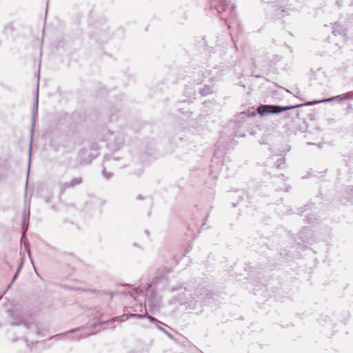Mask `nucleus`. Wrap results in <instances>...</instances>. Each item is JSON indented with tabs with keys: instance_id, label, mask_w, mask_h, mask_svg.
I'll return each instance as SVG.
<instances>
[{
	"instance_id": "nucleus-1",
	"label": "nucleus",
	"mask_w": 353,
	"mask_h": 353,
	"mask_svg": "<svg viewBox=\"0 0 353 353\" xmlns=\"http://www.w3.org/2000/svg\"><path fill=\"white\" fill-rule=\"evenodd\" d=\"M168 285L165 278H155L153 279L145 292V302L151 310L158 309L161 305V299L157 294V291L163 290Z\"/></svg>"
},
{
	"instance_id": "nucleus-2",
	"label": "nucleus",
	"mask_w": 353,
	"mask_h": 353,
	"mask_svg": "<svg viewBox=\"0 0 353 353\" xmlns=\"http://www.w3.org/2000/svg\"><path fill=\"white\" fill-rule=\"evenodd\" d=\"M304 105H290V106H279V105H261L258 107V113L261 116H265L270 114H279L283 111H285L296 108L303 106Z\"/></svg>"
},
{
	"instance_id": "nucleus-3",
	"label": "nucleus",
	"mask_w": 353,
	"mask_h": 353,
	"mask_svg": "<svg viewBox=\"0 0 353 353\" xmlns=\"http://www.w3.org/2000/svg\"><path fill=\"white\" fill-rule=\"evenodd\" d=\"M296 0H277L276 2V10L279 14L285 13L288 14L290 11L295 9Z\"/></svg>"
},
{
	"instance_id": "nucleus-4",
	"label": "nucleus",
	"mask_w": 353,
	"mask_h": 353,
	"mask_svg": "<svg viewBox=\"0 0 353 353\" xmlns=\"http://www.w3.org/2000/svg\"><path fill=\"white\" fill-rule=\"evenodd\" d=\"M349 99H352L351 92H347V93H345V94H340V95H338V96H336V97H331V98H329V99H322V100L308 102L305 105H314V104H316V103H326V102H330V101H336V100H337V101H343V100H349Z\"/></svg>"
},
{
	"instance_id": "nucleus-5",
	"label": "nucleus",
	"mask_w": 353,
	"mask_h": 353,
	"mask_svg": "<svg viewBox=\"0 0 353 353\" xmlns=\"http://www.w3.org/2000/svg\"><path fill=\"white\" fill-rule=\"evenodd\" d=\"M92 329V327H79L70 330V333L75 332L77 334L74 336L75 339L77 340H79L81 338L87 337L91 334H94L95 332H93Z\"/></svg>"
},
{
	"instance_id": "nucleus-6",
	"label": "nucleus",
	"mask_w": 353,
	"mask_h": 353,
	"mask_svg": "<svg viewBox=\"0 0 353 353\" xmlns=\"http://www.w3.org/2000/svg\"><path fill=\"white\" fill-rule=\"evenodd\" d=\"M148 316L138 314H130L129 315L123 314L120 316H117L116 318L112 319L111 320H110V322H112V321L122 322V321H125L128 320L130 317H134L136 319H143V318H145V317L148 318Z\"/></svg>"
},
{
	"instance_id": "nucleus-7",
	"label": "nucleus",
	"mask_w": 353,
	"mask_h": 353,
	"mask_svg": "<svg viewBox=\"0 0 353 353\" xmlns=\"http://www.w3.org/2000/svg\"><path fill=\"white\" fill-rule=\"evenodd\" d=\"M193 81L194 84H201L203 81V78H206V77H204V73L201 71H198L197 72H195L192 77Z\"/></svg>"
},
{
	"instance_id": "nucleus-8",
	"label": "nucleus",
	"mask_w": 353,
	"mask_h": 353,
	"mask_svg": "<svg viewBox=\"0 0 353 353\" xmlns=\"http://www.w3.org/2000/svg\"><path fill=\"white\" fill-rule=\"evenodd\" d=\"M148 319L150 321V322H152V323H154L157 325V327L163 331L165 334H166L169 337H172L171 334H169L166 330H165L161 326V325H164L163 323L160 322L159 321H158L157 319L151 316H148Z\"/></svg>"
},
{
	"instance_id": "nucleus-9",
	"label": "nucleus",
	"mask_w": 353,
	"mask_h": 353,
	"mask_svg": "<svg viewBox=\"0 0 353 353\" xmlns=\"http://www.w3.org/2000/svg\"><path fill=\"white\" fill-rule=\"evenodd\" d=\"M29 220H30V213L29 212H28V213L24 212V214H23V223H22V228H23V234L22 235V238L23 237L26 232L27 231V230L28 228Z\"/></svg>"
},
{
	"instance_id": "nucleus-10",
	"label": "nucleus",
	"mask_w": 353,
	"mask_h": 353,
	"mask_svg": "<svg viewBox=\"0 0 353 353\" xmlns=\"http://www.w3.org/2000/svg\"><path fill=\"white\" fill-rule=\"evenodd\" d=\"M344 32H345V28H343V26H342L339 24H337V23H335L334 25L332 32L335 35L343 34V33H344Z\"/></svg>"
},
{
	"instance_id": "nucleus-11",
	"label": "nucleus",
	"mask_w": 353,
	"mask_h": 353,
	"mask_svg": "<svg viewBox=\"0 0 353 353\" xmlns=\"http://www.w3.org/2000/svg\"><path fill=\"white\" fill-rule=\"evenodd\" d=\"M38 112V92H37V97L32 108V122H34L36 114Z\"/></svg>"
},
{
	"instance_id": "nucleus-12",
	"label": "nucleus",
	"mask_w": 353,
	"mask_h": 353,
	"mask_svg": "<svg viewBox=\"0 0 353 353\" xmlns=\"http://www.w3.org/2000/svg\"><path fill=\"white\" fill-rule=\"evenodd\" d=\"M212 92V88L209 86V85H204L203 88H202L201 90H200V94L205 97L208 94H210Z\"/></svg>"
},
{
	"instance_id": "nucleus-13",
	"label": "nucleus",
	"mask_w": 353,
	"mask_h": 353,
	"mask_svg": "<svg viewBox=\"0 0 353 353\" xmlns=\"http://www.w3.org/2000/svg\"><path fill=\"white\" fill-rule=\"evenodd\" d=\"M70 187H75L82 183V178L81 177H76L72 179L70 181Z\"/></svg>"
},
{
	"instance_id": "nucleus-14",
	"label": "nucleus",
	"mask_w": 353,
	"mask_h": 353,
	"mask_svg": "<svg viewBox=\"0 0 353 353\" xmlns=\"http://www.w3.org/2000/svg\"><path fill=\"white\" fill-rule=\"evenodd\" d=\"M59 187H60V190H61V192H64L67 189L72 188V187H70V181L60 183Z\"/></svg>"
},
{
	"instance_id": "nucleus-15",
	"label": "nucleus",
	"mask_w": 353,
	"mask_h": 353,
	"mask_svg": "<svg viewBox=\"0 0 353 353\" xmlns=\"http://www.w3.org/2000/svg\"><path fill=\"white\" fill-rule=\"evenodd\" d=\"M59 187H60V190H61V192H64L67 189L72 188V187H70V181L60 183Z\"/></svg>"
},
{
	"instance_id": "nucleus-16",
	"label": "nucleus",
	"mask_w": 353,
	"mask_h": 353,
	"mask_svg": "<svg viewBox=\"0 0 353 353\" xmlns=\"http://www.w3.org/2000/svg\"><path fill=\"white\" fill-rule=\"evenodd\" d=\"M285 164V159L283 158H279L276 162V168L279 169L282 168L283 165Z\"/></svg>"
},
{
	"instance_id": "nucleus-17",
	"label": "nucleus",
	"mask_w": 353,
	"mask_h": 353,
	"mask_svg": "<svg viewBox=\"0 0 353 353\" xmlns=\"http://www.w3.org/2000/svg\"><path fill=\"white\" fill-rule=\"evenodd\" d=\"M102 174L104 178H105L106 179H110L112 176V174L111 172H108L105 169L103 170Z\"/></svg>"
},
{
	"instance_id": "nucleus-18",
	"label": "nucleus",
	"mask_w": 353,
	"mask_h": 353,
	"mask_svg": "<svg viewBox=\"0 0 353 353\" xmlns=\"http://www.w3.org/2000/svg\"><path fill=\"white\" fill-rule=\"evenodd\" d=\"M18 272L19 270L17 272V273L14 274L11 283L8 285V286L7 287V290H8L10 286L12 285V283H14V280L16 279L17 276V274H18Z\"/></svg>"
},
{
	"instance_id": "nucleus-19",
	"label": "nucleus",
	"mask_w": 353,
	"mask_h": 353,
	"mask_svg": "<svg viewBox=\"0 0 353 353\" xmlns=\"http://www.w3.org/2000/svg\"><path fill=\"white\" fill-rule=\"evenodd\" d=\"M7 288L5 290V291L2 293H0V299L3 297V296L6 294V292L8 291Z\"/></svg>"
},
{
	"instance_id": "nucleus-20",
	"label": "nucleus",
	"mask_w": 353,
	"mask_h": 353,
	"mask_svg": "<svg viewBox=\"0 0 353 353\" xmlns=\"http://www.w3.org/2000/svg\"><path fill=\"white\" fill-rule=\"evenodd\" d=\"M25 246L27 248V250H28V254H29V256H30V248H28V246L25 244Z\"/></svg>"
},
{
	"instance_id": "nucleus-21",
	"label": "nucleus",
	"mask_w": 353,
	"mask_h": 353,
	"mask_svg": "<svg viewBox=\"0 0 353 353\" xmlns=\"http://www.w3.org/2000/svg\"><path fill=\"white\" fill-rule=\"evenodd\" d=\"M230 9L231 11H233L235 9V6H230Z\"/></svg>"
},
{
	"instance_id": "nucleus-22",
	"label": "nucleus",
	"mask_w": 353,
	"mask_h": 353,
	"mask_svg": "<svg viewBox=\"0 0 353 353\" xmlns=\"http://www.w3.org/2000/svg\"><path fill=\"white\" fill-rule=\"evenodd\" d=\"M260 143H261V144H265V143H266L264 141V140H260Z\"/></svg>"
},
{
	"instance_id": "nucleus-23",
	"label": "nucleus",
	"mask_w": 353,
	"mask_h": 353,
	"mask_svg": "<svg viewBox=\"0 0 353 353\" xmlns=\"http://www.w3.org/2000/svg\"><path fill=\"white\" fill-rule=\"evenodd\" d=\"M349 189L351 192H353V186H351Z\"/></svg>"
},
{
	"instance_id": "nucleus-24",
	"label": "nucleus",
	"mask_w": 353,
	"mask_h": 353,
	"mask_svg": "<svg viewBox=\"0 0 353 353\" xmlns=\"http://www.w3.org/2000/svg\"><path fill=\"white\" fill-rule=\"evenodd\" d=\"M221 19H224V20H225V21H227V19H225V18L222 14H221Z\"/></svg>"
},
{
	"instance_id": "nucleus-25",
	"label": "nucleus",
	"mask_w": 353,
	"mask_h": 353,
	"mask_svg": "<svg viewBox=\"0 0 353 353\" xmlns=\"http://www.w3.org/2000/svg\"><path fill=\"white\" fill-rule=\"evenodd\" d=\"M137 198H138L139 199H142L141 195L138 196V197H137Z\"/></svg>"
},
{
	"instance_id": "nucleus-26",
	"label": "nucleus",
	"mask_w": 353,
	"mask_h": 353,
	"mask_svg": "<svg viewBox=\"0 0 353 353\" xmlns=\"http://www.w3.org/2000/svg\"><path fill=\"white\" fill-rule=\"evenodd\" d=\"M105 160H106V161H107V160H109V159H108L107 157H105Z\"/></svg>"
},
{
	"instance_id": "nucleus-27",
	"label": "nucleus",
	"mask_w": 353,
	"mask_h": 353,
	"mask_svg": "<svg viewBox=\"0 0 353 353\" xmlns=\"http://www.w3.org/2000/svg\"><path fill=\"white\" fill-rule=\"evenodd\" d=\"M351 94H352V99H353V92H352V93L351 92Z\"/></svg>"
}]
</instances>
